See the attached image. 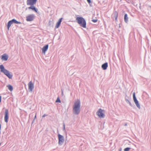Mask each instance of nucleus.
I'll list each match as a JSON object with an SVG mask.
<instances>
[{
  "mask_svg": "<svg viewBox=\"0 0 151 151\" xmlns=\"http://www.w3.org/2000/svg\"><path fill=\"white\" fill-rule=\"evenodd\" d=\"M81 103L79 100L75 101L73 108V112L75 115L78 114L80 112Z\"/></svg>",
  "mask_w": 151,
  "mask_h": 151,
  "instance_id": "1",
  "label": "nucleus"
},
{
  "mask_svg": "<svg viewBox=\"0 0 151 151\" xmlns=\"http://www.w3.org/2000/svg\"><path fill=\"white\" fill-rule=\"evenodd\" d=\"M0 69L1 72L4 73V74L6 75L9 78L11 79L12 78V75L11 74L9 71L6 69L3 65H0Z\"/></svg>",
  "mask_w": 151,
  "mask_h": 151,
  "instance_id": "2",
  "label": "nucleus"
},
{
  "mask_svg": "<svg viewBox=\"0 0 151 151\" xmlns=\"http://www.w3.org/2000/svg\"><path fill=\"white\" fill-rule=\"evenodd\" d=\"M76 20L80 25L83 28L86 27V22L85 19L82 17H77Z\"/></svg>",
  "mask_w": 151,
  "mask_h": 151,
  "instance_id": "3",
  "label": "nucleus"
},
{
  "mask_svg": "<svg viewBox=\"0 0 151 151\" xmlns=\"http://www.w3.org/2000/svg\"><path fill=\"white\" fill-rule=\"evenodd\" d=\"M104 111L101 109H99L96 112L97 115L101 118H104L105 115L104 113Z\"/></svg>",
  "mask_w": 151,
  "mask_h": 151,
  "instance_id": "4",
  "label": "nucleus"
},
{
  "mask_svg": "<svg viewBox=\"0 0 151 151\" xmlns=\"http://www.w3.org/2000/svg\"><path fill=\"white\" fill-rule=\"evenodd\" d=\"M58 144L60 145H62L64 141V138L63 136L58 134Z\"/></svg>",
  "mask_w": 151,
  "mask_h": 151,
  "instance_id": "5",
  "label": "nucleus"
},
{
  "mask_svg": "<svg viewBox=\"0 0 151 151\" xmlns=\"http://www.w3.org/2000/svg\"><path fill=\"white\" fill-rule=\"evenodd\" d=\"M35 18L34 14H30L28 15L26 17V20L28 22H31Z\"/></svg>",
  "mask_w": 151,
  "mask_h": 151,
  "instance_id": "6",
  "label": "nucleus"
},
{
  "mask_svg": "<svg viewBox=\"0 0 151 151\" xmlns=\"http://www.w3.org/2000/svg\"><path fill=\"white\" fill-rule=\"evenodd\" d=\"M133 99L134 101L135 104L136 106L139 109H140L141 108L139 104V103L138 101L137 100L136 96H135V92H134L133 93Z\"/></svg>",
  "mask_w": 151,
  "mask_h": 151,
  "instance_id": "7",
  "label": "nucleus"
},
{
  "mask_svg": "<svg viewBox=\"0 0 151 151\" xmlns=\"http://www.w3.org/2000/svg\"><path fill=\"white\" fill-rule=\"evenodd\" d=\"M37 0H27V5H34L36 4Z\"/></svg>",
  "mask_w": 151,
  "mask_h": 151,
  "instance_id": "8",
  "label": "nucleus"
},
{
  "mask_svg": "<svg viewBox=\"0 0 151 151\" xmlns=\"http://www.w3.org/2000/svg\"><path fill=\"white\" fill-rule=\"evenodd\" d=\"M28 89L30 92H32L34 88V85L32 81H30L28 84Z\"/></svg>",
  "mask_w": 151,
  "mask_h": 151,
  "instance_id": "9",
  "label": "nucleus"
},
{
  "mask_svg": "<svg viewBox=\"0 0 151 151\" xmlns=\"http://www.w3.org/2000/svg\"><path fill=\"white\" fill-rule=\"evenodd\" d=\"M8 114L9 111L8 110L6 109L5 111L4 121L6 123L8 122Z\"/></svg>",
  "mask_w": 151,
  "mask_h": 151,
  "instance_id": "10",
  "label": "nucleus"
},
{
  "mask_svg": "<svg viewBox=\"0 0 151 151\" xmlns=\"http://www.w3.org/2000/svg\"><path fill=\"white\" fill-rule=\"evenodd\" d=\"M30 6L28 8L29 9H31L32 10L35 11V12L37 13H39V12H38V9L36 8L34 5H30Z\"/></svg>",
  "mask_w": 151,
  "mask_h": 151,
  "instance_id": "11",
  "label": "nucleus"
},
{
  "mask_svg": "<svg viewBox=\"0 0 151 151\" xmlns=\"http://www.w3.org/2000/svg\"><path fill=\"white\" fill-rule=\"evenodd\" d=\"M48 45H47L44 46L42 49V53H45V52L47 51L48 49Z\"/></svg>",
  "mask_w": 151,
  "mask_h": 151,
  "instance_id": "12",
  "label": "nucleus"
},
{
  "mask_svg": "<svg viewBox=\"0 0 151 151\" xmlns=\"http://www.w3.org/2000/svg\"><path fill=\"white\" fill-rule=\"evenodd\" d=\"M108 66V63H105L102 65H101V68L103 70H106L107 69Z\"/></svg>",
  "mask_w": 151,
  "mask_h": 151,
  "instance_id": "13",
  "label": "nucleus"
},
{
  "mask_svg": "<svg viewBox=\"0 0 151 151\" xmlns=\"http://www.w3.org/2000/svg\"><path fill=\"white\" fill-rule=\"evenodd\" d=\"M8 55L5 54H4L2 56L1 59L5 61H6L8 60Z\"/></svg>",
  "mask_w": 151,
  "mask_h": 151,
  "instance_id": "14",
  "label": "nucleus"
},
{
  "mask_svg": "<svg viewBox=\"0 0 151 151\" xmlns=\"http://www.w3.org/2000/svg\"><path fill=\"white\" fill-rule=\"evenodd\" d=\"M62 19H63L62 18H61L60 19H59V20L58 21V22H57V23L56 24V25L55 26V27L56 28H58L59 27L60 25V24L62 22Z\"/></svg>",
  "mask_w": 151,
  "mask_h": 151,
  "instance_id": "15",
  "label": "nucleus"
},
{
  "mask_svg": "<svg viewBox=\"0 0 151 151\" xmlns=\"http://www.w3.org/2000/svg\"><path fill=\"white\" fill-rule=\"evenodd\" d=\"M13 22L12 21V20H10L9 21L7 25V29L8 30L9 29L11 25L13 24Z\"/></svg>",
  "mask_w": 151,
  "mask_h": 151,
  "instance_id": "16",
  "label": "nucleus"
},
{
  "mask_svg": "<svg viewBox=\"0 0 151 151\" xmlns=\"http://www.w3.org/2000/svg\"><path fill=\"white\" fill-rule=\"evenodd\" d=\"M128 18L127 14H125L124 16V21L125 22L127 23L128 22Z\"/></svg>",
  "mask_w": 151,
  "mask_h": 151,
  "instance_id": "17",
  "label": "nucleus"
},
{
  "mask_svg": "<svg viewBox=\"0 0 151 151\" xmlns=\"http://www.w3.org/2000/svg\"><path fill=\"white\" fill-rule=\"evenodd\" d=\"M12 20L13 23H14L17 24H20L21 23V22L17 21L16 19H12Z\"/></svg>",
  "mask_w": 151,
  "mask_h": 151,
  "instance_id": "18",
  "label": "nucleus"
},
{
  "mask_svg": "<svg viewBox=\"0 0 151 151\" xmlns=\"http://www.w3.org/2000/svg\"><path fill=\"white\" fill-rule=\"evenodd\" d=\"M7 86L8 87V89L11 91H12L13 90V88L12 86V85H8Z\"/></svg>",
  "mask_w": 151,
  "mask_h": 151,
  "instance_id": "19",
  "label": "nucleus"
},
{
  "mask_svg": "<svg viewBox=\"0 0 151 151\" xmlns=\"http://www.w3.org/2000/svg\"><path fill=\"white\" fill-rule=\"evenodd\" d=\"M114 17L115 18V20L117 21V18L118 17V13L116 12H115L114 14Z\"/></svg>",
  "mask_w": 151,
  "mask_h": 151,
  "instance_id": "20",
  "label": "nucleus"
},
{
  "mask_svg": "<svg viewBox=\"0 0 151 151\" xmlns=\"http://www.w3.org/2000/svg\"><path fill=\"white\" fill-rule=\"evenodd\" d=\"M63 130L64 132H65V124L64 123H63Z\"/></svg>",
  "mask_w": 151,
  "mask_h": 151,
  "instance_id": "21",
  "label": "nucleus"
},
{
  "mask_svg": "<svg viewBox=\"0 0 151 151\" xmlns=\"http://www.w3.org/2000/svg\"><path fill=\"white\" fill-rule=\"evenodd\" d=\"M131 148L129 147H127L124 149V151H129Z\"/></svg>",
  "mask_w": 151,
  "mask_h": 151,
  "instance_id": "22",
  "label": "nucleus"
},
{
  "mask_svg": "<svg viewBox=\"0 0 151 151\" xmlns=\"http://www.w3.org/2000/svg\"><path fill=\"white\" fill-rule=\"evenodd\" d=\"M56 102L58 103H60L61 102L60 100L58 97L57 98L56 101Z\"/></svg>",
  "mask_w": 151,
  "mask_h": 151,
  "instance_id": "23",
  "label": "nucleus"
},
{
  "mask_svg": "<svg viewBox=\"0 0 151 151\" xmlns=\"http://www.w3.org/2000/svg\"><path fill=\"white\" fill-rule=\"evenodd\" d=\"M92 22H97V19H93L92 20Z\"/></svg>",
  "mask_w": 151,
  "mask_h": 151,
  "instance_id": "24",
  "label": "nucleus"
},
{
  "mask_svg": "<svg viewBox=\"0 0 151 151\" xmlns=\"http://www.w3.org/2000/svg\"><path fill=\"white\" fill-rule=\"evenodd\" d=\"M36 118V114H35V118H34V120H33V121L32 122V123H33L34 122V120Z\"/></svg>",
  "mask_w": 151,
  "mask_h": 151,
  "instance_id": "25",
  "label": "nucleus"
},
{
  "mask_svg": "<svg viewBox=\"0 0 151 151\" xmlns=\"http://www.w3.org/2000/svg\"><path fill=\"white\" fill-rule=\"evenodd\" d=\"M47 116V114H44V115H43L42 116V117H44L46 116Z\"/></svg>",
  "mask_w": 151,
  "mask_h": 151,
  "instance_id": "26",
  "label": "nucleus"
},
{
  "mask_svg": "<svg viewBox=\"0 0 151 151\" xmlns=\"http://www.w3.org/2000/svg\"><path fill=\"white\" fill-rule=\"evenodd\" d=\"M87 1L88 2V3L89 4L91 3V0H87Z\"/></svg>",
  "mask_w": 151,
  "mask_h": 151,
  "instance_id": "27",
  "label": "nucleus"
},
{
  "mask_svg": "<svg viewBox=\"0 0 151 151\" xmlns=\"http://www.w3.org/2000/svg\"><path fill=\"white\" fill-rule=\"evenodd\" d=\"M126 102L128 103H129V102H130L129 100H128L127 99H126Z\"/></svg>",
  "mask_w": 151,
  "mask_h": 151,
  "instance_id": "28",
  "label": "nucleus"
},
{
  "mask_svg": "<svg viewBox=\"0 0 151 151\" xmlns=\"http://www.w3.org/2000/svg\"><path fill=\"white\" fill-rule=\"evenodd\" d=\"M128 103H129V104L130 105L132 106V104H131V102H129Z\"/></svg>",
  "mask_w": 151,
  "mask_h": 151,
  "instance_id": "29",
  "label": "nucleus"
},
{
  "mask_svg": "<svg viewBox=\"0 0 151 151\" xmlns=\"http://www.w3.org/2000/svg\"><path fill=\"white\" fill-rule=\"evenodd\" d=\"M127 124L126 123L125 124H124V126H127Z\"/></svg>",
  "mask_w": 151,
  "mask_h": 151,
  "instance_id": "30",
  "label": "nucleus"
},
{
  "mask_svg": "<svg viewBox=\"0 0 151 151\" xmlns=\"http://www.w3.org/2000/svg\"><path fill=\"white\" fill-rule=\"evenodd\" d=\"M1 97L0 96V103L1 102Z\"/></svg>",
  "mask_w": 151,
  "mask_h": 151,
  "instance_id": "31",
  "label": "nucleus"
},
{
  "mask_svg": "<svg viewBox=\"0 0 151 151\" xmlns=\"http://www.w3.org/2000/svg\"><path fill=\"white\" fill-rule=\"evenodd\" d=\"M63 91H62V95H63Z\"/></svg>",
  "mask_w": 151,
  "mask_h": 151,
  "instance_id": "32",
  "label": "nucleus"
},
{
  "mask_svg": "<svg viewBox=\"0 0 151 151\" xmlns=\"http://www.w3.org/2000/svg\"><path fill=\"white\" fill-rule=\"evenodd\" d=\"M1 124H0V129H1Z\"/></svg>",
  "mask_w": 151,
  "mask_h": 151,
  "instance_id": "33",
  "label": "nucleus"
},
{
  "mask_svg": "<svg viewBox=\"0 0 151 151\" xmlns=\"http://www.w3.org/2000/svg\"><path fill=\"white\" fill-rule=\"evenodd\" d=\"M51 22V21H50L49 22V23H50V22Z\"/></svg>",
  "mask_w": 151,
  "mask_h": 151,
  "instance_id": "34",
  "label": "nucleus"
}]
</instances>
